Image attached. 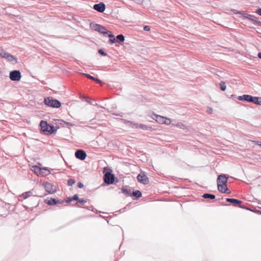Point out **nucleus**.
Returning <instances> with one entry per match:
<instances>
[{
  "instance_id": "obj_1",
  "label": "nucleus",
  "mask_w": 261,
  "mask_h": 261,
  "mask_svg": "<svg viewBox=\"0 0 261 261\" xmlns=\"http://www.w3.org/2000/svg\"><path fill=\"white\" fill-rule=\"evenodd\" d=\"M229 175L221 174L218 175L217 179L218 190L222 193L230 194L231 191L227 188V181Z\"/></svg>"
},
{
  "instance_id": "obj_2",
  "label": "nucleus",
  "mask_w": 261,
  "mask_h": 261,
  "mask_svg": "<svg viewBox=\"0 0 261 261\" xmlns=\"http://www.w3.org/2000/svg\"><path fill=\"white\" fill-rule=\"evenodd\" d=\"M40 126L44 134L47 135H51L56 133L59 128L58 126L55 127L53 124H48L47 121L44 120L40 121Z\"/></svg>"
},
{
  "instance_id": "obj_3",
  "label": "nucleus",
  "mask_w": 261,
  "mask_h": 261,
  "mask_svg": "<svg viewBox=\"0 0 261 261\" xmlns=\"http://www.w3.org/2000/svg\"><path fill=\"white\" fill-rule=\"evenodd\" d=\"M103 173L104 174L103 180L107 185H110L114 182L115 177L114 174L112 173V170L110 168L105 167Z\"/></svg>"
},
{
  "instance_id": "obj_4",
  "label": "nucleus",
  "mask_w": 261,
  "mask_h": 261,
  "mask_svg": "<svg viewBox=\"0 0 261 261\" xmlns=\"http://www.w3.org/2000/svg\"><path fill=\"white\" fill-rule=\"evenodd\" d=\"M44 103L49 107L59 108L61 106V102L52 97H46L44 99Z\"/></svg>"
},
{
  "instance_id": "obj_5",
  "label": "nucleus",
  "mask_w": 261,
  "mask_h": 261,
  "mask_svg": "<svg viewBox=\"0 0 261 261\" xmlns=\"http://www.w3.org/2000/svg\"><path fill=\"white\" fill-rule=\"evenodd\" d=\"M90 28L91 30L97 31L105 36H106V34L110 31L107 30L105 27L94 22L90 23Z\"/></svg>"
},
{
  "instance_id": "obj_6",
  "label": "nucleus",
  "mask_w": 261,
  "mask_h": 261,
  "mask_svg": "<svg viewBox=\"0 0 261 261\" xmlns=\"http://www.w3.org/2000/svg\"><path fill=\"white\" fill-rule=\"evenodd\" d=\"M9 78L12 81H19L21 78L20 71L17 70H14L10 71Z\"/></svg>"
},
{
  "instance_id": "obj_7",
  "label": "nucleus",
  "mask_w": 261,
  "mask_h": 261,
  "mask_svg": "<svg viewBox=\"0 0 261 261\" xmlns=\"http://www.w3.org/2000/svg\"><path fill=\"white\" fill-rule=\"evenodd\" d=\"M137 180L138 182L144 185H147L149 182V178L146 176L144 172H141L140 174L138 175Z\"/></svg>"
},
{
  "instance_id": "obj_8",
  "label": "nucleus",
  "mask_w": 261,
  "mask_h": 261,
  "mask_svg": "<svg viewBox=\"0 0 261 261\" xmlns=\"http://www.w3.org/2000/svg\"><path fill=\"white\" fill-rule=\"evenodd\" d=\"M43 185L45 191L48 193L52 194L56 192V187L51 184L45 182Z\"/></svg>"
},
{
  "instance_id": "obj_9",
  "label": "nucleus",
  "mask_w": 261,
  "mask_h": 261,
  "mask_svg": "<svg viewBox=\"0 0 261 261\" xmlns=\"http://www.w3.org/2000/svg\"><path fill=\"white\" fill-rule=\"evenodd\" d=\"M75 156L76 159L83 161L86 159L87 154L84 150L78 149L75 152Z\"/></svg>"
},
{
  "instance_id": "obj_10",
  "label": "nucleus",
  "mask_w": 261,
  "mask_h": 261,
  "mask_svg": "<svg viewBox=\"0 0 261 261\" xmlns=\"http://www.w3.org/2000/svg\"><path fill=\"white\" fill-rule=\"evenodd\" d=\"M45 202L49 205H54L56 204H62L64 201L61 200H57L55 198H50V199H45Z\"/></svg>"
},
{
  "instance_id": "obj_11",
  "label": "nucleus",
  "mask_w": 261,
  "mask_h": 261,
  "mask_svg": "<svg viewBox=\"0 0 261 261\" xmlns=\"http://www.w3.org/2000/svg\"><path fill=\"white\" fill-rule=\"evenodd\" d=\"M93 8L98 12L102 13L106 9V5L103 3L100 2L98 4H94Z\"/></svg>"
},
{
  "instance_id": "obj_12",
  "label": "nucleus",
  "mask_w": 261,
  "mask_h": 261,
  "mask_svg": "<svg viewBox=\"0 0 261 261\" xmlns=\"http://www.w3.org/2000/svg\"><path fill=\"white\" fill-rule=\"evenodd\" d=\"M226 201L230 203L233 206L239 207L241 206L242 203L241 200L235 198H227L226 199Z\"/></svg>"
},
{
  "instance_id": "obj_13",
  "label": "nucleus",
  "mask_w": 261,
  "mask_h": 261,
  "mask_svg": "<svg viewBox=\"0 0 261 261\" xmlns=\"http://www.w3.org/2000/svg\"><path fill=\"white\" fill-rule=\"evenodd\" d=\"M2 58L6 59L8 62H12L13 63H17L16 58L13 55L6 51L5 54H4V56Z\"/></svg>"
},
{
  "instance_id": "obj_14",
  "label": "nucleus",
  "mask_w": 261,
  "mask_h": 261,
  "mask_svg": "<svg viewBox=\"0 0 261 261\" xmlns=\"http://www.w3.org/2000/svg\"><path fill=\"white\" fill-rule=\"evenodd\" d=\"M249 102H252L256 105L261 106V97L253 96L250 95Z\"/></svg>"
},
{
  "instance_id": "obj_15",
  "label": "nucleus",
  "mask_w": 261,
  "mask_h": 261,
  "mask_svg": "<svg viewBox=\"0 0 261 261\" xmlns=\"http://www.w3.org/2000/svg\"><path fill=\"white\" fill-rule=\"evenodd\" d=\"M152 118L157 122L161 124H163L165 122L164 121H166V117L156 114H153Z\"/></svg>"
},
{
  "instance_id": "obj_16",
  "label": "nucleus",
  "mask_w": 261,
  "mask_h": 261,
  "mask_svg": "<svg viewBox=\"0 0 261 261\" xmlns=\"http://www.w3.org/2000/svg\"><path fill=\"white\" fill-rule=\"evenodd\" d=\"M31 170L38 176H39L40 172H42V170H45V167H40L38 166H33Z\"/></svg>"
},
{
  "instance_id": "obj_17",
  "label": "nucleus",
  "mask_w": 261,
  "mask_h": 261,
  "mask_svg": "<svg viewBox=\"0 0 261 261\" xmlns=\"http://www.w3.org/2000/svg\"><path fill=\"white\" fill-rule=\"evenodd\" d=\"M124 122L132 128H138L139 124L127 120H124Z\"/></svg>"
},
{
  "instance_id": "obj_18",
  "label": "nucleus",
  "mask_w": 261,
  "mask_h": 261,
  "mask_svg": "<svg viewBox=\"0 0 261 261\" xmlns=\"http://www.w3.org/2000/svg\"><path fill=\"white\" fill-rule=\"evenodd\" d=\"M121 192L127 196H132L130 188L128 187H123L121 189Z\"/></svg>"
},
{
  "instance_id": "obj_19",
  "label": "nucleus",
  "mask_w": 261,
  "mask_h": 261,
  "mask_svg": "<svg viewBox=\"0 0 261 261\" xmlns=\"http://www.w3.org/2000/svg\"><path fill=\"white\" fill-rule=\"evenodd\" d=\"M106 35H107L109 38V42L111 44H113L115 42H117V40L116 38H115L114 35L112 33L111 31L108 32Z\"/></svg>"
},
{
  "instance_id": "obj_20",
  "label": "nucleus",
  "mask_w": 261,
  "mask_h": 261,
  "mask_svg": "<svg viewBox=\"0 0 261 261\" xmlns=\"http://www.w3.org/2000/svg\"><path fill=\"white\" fill-rule=\"evenodd\" d=\"M250 95L248 94H244L241 96H239L237 98L238 100L240 101H246L249 102Z\"/></svg>"
},
{
  "instance_id": "obj_21",
  "label": "nucleus",
  "mask_w": 261,
  "mask_h": 261,
  "mask_svg": "<svg viewBox=\"0 0 261 261\" xmlns=\"http://www.w3.org/2000/svg\"><path fill=\"white\" fill-rule=\"evenodd\" d=\"M83 75L84 76H85L86 77H87V78L90 79H91V80L96 82L97 83H99V84H101L102 83V82H101V80H100L99 79H97L96 77L92 76H91V75H90L89 74L84 73Z\"/></svg>"
},
{
  "instance_id": "obj_22",
  "label": "nucleus",
  "mask_w": 261,
  "mask_h": 261,
  "mask_svg": "<svg viewBox=\"0 0 261 261\" xmlns=\"http://www.w3.org/2000/svg\"><path fill=\"white\" fill-rule=\"evenodd\" d=\"M117 40V42L119 43L120 44H122L124 42L125 37L122 34H119L116 36V38Z\"/></svg>"
},
{
  "instance_id": "obj_23",
  "label": "nucleus",
  "mask_w": 261,
  "mask_h": 261,
  "mask_svg": "<svg viewBox=\"0 0 261 261\" xmlns=\"http://www.w3.org/2000/svg\"><path fill=\"white\" fill-rule=\"evenodd\" d=\"M142 193L139 190H134L132 193V196L135 197L136 199H138L142 197Z\"/></svg>"
},
{
  "instance_id": "obj_24",
  "label": "nucleus",
  "mask_w": 261,
  "mask_h": 261,
  "mask_svg": "<svg viewBox=\"0 0 261 261\" xmlns=\"http://www.w3.org/2000/svg\"><path fill=\"white\" fill-rule=\"evenodd\" d=\"M256 18H257L255 16L252 15V17H251V19H250L249 20H250L255 25L260 27L261 21L257 20Z\"/></svg>"
},
{
  "instance_id": "obj_25",
  "label": "nucleus",
  "mask_w": 261,
  "mask_h": 261,
  "mask_svg": "<svg viewBox=\"0 0 261 261\" xmlns=\"http://www.w3.org/2000/svg\"><path fill=\"white\" fill-rule=\"evenodd\" d=\"M238 13L242 15L244 18L248 19L249 20H250V19H251V17H252V15L246 13L244 11H239L238 12Z\"/></svg>"
},
{
  "instance_id": "obj_26",
  "label": "nucleus",
  "mask_w": 261,
  "mask_h": 261,
  "mask_svg": "<svg viewBox=\"0 0 261 261\" xmlns=\"http://www.w3.org/2000/svg\"><path fill=\"white\" fill-rule=\"evenodd\" d=\"M32 195L33 192L30 191L22 193V195H20V196L22 197L24 199H25Z\"/></svg>"
},
{
  "instance_id": "obj_27",
  "label": "nucleus",
  "mask_w": 261,
  "mask_h": 261,
  "mask_svg": "<svg viewBox=\"0 0 261 261\" xmlns=\"http://www.w3.org/2000/svg\"><path fill=\"white\" fill-rule=\"evenodd\" d=\"M202 197L205 199H214L215 198L216 196L215 195L210 193H204L202 195Z\"/></svg>"
},
{
  "instance_id": "obj_28",
  "label": "nucleus",
  "mask_w": 261,
  "mask_h": 261,
  "mask_svg": "<svg viewBox=\"0 0 261 261\" xmlns=\"http://www.w3.org/2000/svg\"><path fill=\"white\" fill-rule=\"evenodd\" d=\"M45 170H42V172H40L39 176H45L50 173V171L47 169V168L45 167Z\"/></svg>"
},
{
  "instance_id": "obj_29",
  "label": "nucleus",
  "mask_w": 261,
  "mask_h": 261,
  "mask_svg": "<svg viewBox=\"0 0 261 261\" xmlns=\"http://www.w3.org/2000/svg\"><path fill=\"white\" fill-rule=\"evenodd\" d=\"M138 128H141L145 130H148L151 128V127L143 124H139V125H138Z\"/></svg>"
},
{
  "instance_id": "obj_30",
  "label": "nucleus",
  "mask_w": 261,
  "mask_h": 261,
  "mask_svg": "<svg viewBox=\"0 0 261 261\" xmlns=\"http://www.w3.org/2000/svg\"><path fill=\"white\" fill-rule=\"evenodd\" d=\"M57 121H58L59 124H60L61 125H63V124H66L67 125H69V126H73V124L68 122H66L63 120L58 119Z\"/></svg>"
},
{
  "instance_id": "obj_31",
  "label": "nucleus",
  "mask_w": 261,
  "mask_h": 261,
  "mask_svg": "<svg viewBox=\"0 0 261 261\" xmlns=\"http://www.w3.org/2000/svg\"><path fill=\"white\" fill-rule=\"evenodd\" d=\"M175 125L177 127L182 129H185L187 128V126L185 124H184L183 123H182L181 122H177Z\"/></svg>"
},
{
  "instance_id": "obj_32",
  "label": "nucleus",
  "mask_w": 261,
  "mask_h": 261,
  "mask_svg": "<svg viewBox=\"0 0 261 261\" xmlns=\"http://www.w3.org/2000/svg\"><path fill=\"white\" fill-rule=\"evenodd\" d=\"M220 88L223 91L226 90V86L224 82L221 81L220 83Z\"/></svg>"
},
{
  "instance_id": "obj_33",
  "label": "nucleus",
  "mask_w": 261,
  "mask_h": 261,
  "mask_svg": "<svg viewBox=\"0 0 261 261\" xmlns=\"http://www.w3.org/2000/svg\"><path fill=\"white\" fill-rule=\"evenodd\" d=\"M82 207L84 208H86L88 210H90V211H91L93 212H95V208L92 206H83ZM95 211H96V213H99V212H98V211H97L96 210H95Z\"/></svg>"
},
{
  "instance_id": "obj_34",
  "label": "nucleus",
  "mask_w": 261,
  "mask_h": 261,
  "mask_svg": "<svg viewBox=\"0 0 261 261\" xmlns=\"http://www.w3.org/2000/svg\"><path fill=\"white\" fill-rule=\"evenodd\" d=\"M98 53L103 56H107V54L105 51L103 49L100 48L98 50Z\"/></svg>"
},
{
  "instance_id": "obj_35",
  "label": "nucleus",
  "mask_w": 261,
  "mask_h": 261,
  "mask_svg": "<svg viewBox=\"0 0 261 261\" xmlns=\"http://www.w3.org/2000/svg\"><path fill=\"white\" fill-rule=\"evenodd\" d=\"M75 183V180L73 179L69 178L67 181V184L69 186H72Z\"/></svg>"
},
{
  "instance_id": "obj_36",
  "label": "nucleus",
  "mask_w": 261,
  "mask_h": 261,
  "mask_svg": "<svg viewBox=\"0 0 261 261\" xmlns=\"http://www.w3.org/2000/svg\"><path fill=\"white\" fill-rule=\"evenodd\" d=\"M250 211L256 213L257 214L261 215V211L258 210L255 207L252 208L251 210H250Z\"/></svg>"
},
{
  "instance_id": "obj_37",
  "label": "nucleus",
  "mask_w": 261,
  "mask_h": 261,
  "mask_svg": "<svg viewBox=\"0 0 261 261\" xmlns=\"http://www.w3.org/2000/svg\"><path fill=\"white\" fill-rule=\"evenodd\" d=\"M86 200H85L83 198H79L77 202L79 203L84 204L86 203Z\"/></svg>"
},
{
  "instance_id": "obj_38",
  "label": "nucleus",
  "mask_w": 261,
  "mask_h": 261,
  "mask_svg": "<svg viewBox=\"0 0 261 261\" xmlns=\"http://www.w3.org/2000/svg\"><path fill=\"white\" fill-rule=\"evenodd\" d=\"M79 199V197L77 194H75L72 197V200H76L77 201Z\"/></svg>"
},
{
  "instance_id": "obj_39",
  "label": "nucleus",
  "mask_w": 261,
  "mask_h": 261,
  "mask_svg": "<svg viewBox=\"0 0 261 261\" xmlns=\"http://www.w3.org/2000/svg\"><path fill=\"white\" fill-rule=\"evenodd\" d=\"M6 51L3 49V48L0 47V56L3 57L4 56V54H5Z\"/></svg>"
},
{
  "instance_id": "obj_40",
  "label": "nucleus",
  "mask_w": 261,
  "mask_h": 261,
  "mask_svg": "<svg viewBox=\"0 0 261 261\" xmlns=\"http://www.w3.org/2000/svg\"><path fill=\"white\" fill-rule=\"evenodd\" d=\"M240 208H244V209H245V210H249L250 211V210H251L252 208H250L249 207H248V206H244V205H243L242 204H241V206L240 207Z\"/></svg>"
},
{
  "instance_id": "obj_41",
  "label": "nucleus",
  "mask_w": 261,
  "mask_h": 261,
  "mask_svg": "<svg viewBox=\"0 0 261 261\" xmlns=\"http://www.w3.org/2000/svg\"><path fill=\"white\" fill-rule=\"evenodd\" d=\"M255 13L261 16V8L257 9L255 11Z\"/></svg>"
},
{
  "instance_id": "obj_42",
  "label": "nucleus",
  "mask_w": 261,
  "mask_h": 261,
  "mask_svg": "<svg viewBox=\"0 0 261 261\" xmlns=\"http://www.w3.org/2000/svg\"><path fill=\"white\" fill-rule=\"evenodd\" d=\"M77 187L79 188H83L84 187V185L83 183H82L81 182L79 181L77 182Z\"/></svg>"
},
{
  "instance_id": "obj_43",
  "label": "nucleus",
  "mask_w": 261,
  "mask_h": 261,
  "mask_svg": "<svg viewBox=\"0 0 261 261\" xmlns=\"http://www.w3.org/2000/svg\"><path fill=\"white\" fill-rule=\"evenodd\" d=\"M150 29V28L148 25H145L144 27V30L145 31H149Z\"/></svg>"
},
{
  "instance_id": "obj_44",
  "label": "nucleus",
  "mask_w": 261,
  "mask_h": 261,
  "mask_svg": "<svg viewBox=\"0 0 261 261\" xmlns=\"http://www.w3.org/2000/svg\"><path fill=\"white\" fill-rule=\"evenodd\" d=\"M213 109L211 108H207L206 112L208 114H212L213 112Z\"/></svg>"
},
{
  "instance_id": "obj_45",
  "label": "nucleus",
  "mask_w": 261,
  "mask_h": 261,
  "mask_svg": "<svg viewBox=\"0 0 261 261\" xmlns=\"http://www.w3.org/2000/svg\"><path fill=\"white\" fill-rule=\"evenodd\" d=\"M165 121V122H164L163 124H170V122H171L170 119H168V118H166V121Z\"/></svg>"
},
{
  "instance_id": "obj_46",
  "label": "nucleus",
  "mask_w": 261,
  "mask_h": 261,
  "mask_svg": "<svg viewBox=\"0 0 261 261\" xmlns=\"http://www.w3.org/2000/svg\"><path fill=\"white\" fill-rule=\"evenodd\" d=\"M72 201H73L72 199V197H67V199L66 200V202H70Z\"/></svg>"
},
{
  "instance_id": "obj_47",
  "label": "nucleus",
  "mask_w": 261,
  "mask_h": 261,
  "mask_svg": "<svg viewBox=\"0 0 261 261\" xmlns=\"http://www.w3.org/2000/svg\"><path fill=\"white\" fill-rule=\"evenodd\" d=\"M85 100H86L87 102H88L89 103L91 104V105H93V106H96V105H97V103H93L92 102V101H91V100H90L86 99Z\"/></svg>"
},
{
  "instance_id": "obj_48",
  "label": "nucleus",
  "mask_w": 261,
  "mask_h": 261,
  "mask_svg": "<svg viewBox=\"0 0 261 261\" xmlns=\"http://www.w3.org/2000/svg\"><path fill=\"white\" fill-rule=\"evenodd\" d=\"M257 56L260 59H261V53H258Z\"/></svg>"
},
{
  "instance_id": "obj_49",
  "label": "nucleus",
  "mask_w": 261,
  "mask_h": 261,
  "mask_svg": "<svg viewBox=\"0 0 261 261\" xmlns=\"http://www.w3.org/2000/svg\"><path fill=\"white\" fill-rule=\"evenodd\" d=\"M256 143L257 145H258L259 146H261V142H256Z\"/></svg>"
},
{
  "instance_id": "obj_50",
  "label": "nucleus",
  "mask_w": 261,
  "mask_h": 261,
  "mask_svg": "<svg viewBox=\"0 0 261 261\" xmlns=\"http://www.w3.org/2000/svg\"><path fill=\"white\" fill-rule=\"evenodd\" d=\"M221 205H224V206H229V204H226V203L223 204L222 203H221Z\"/></svg>"
},
{
  "instance_id": "obj_51",
  "label": "nucleus",
  "mask_w": 261,
  "mask_h": 261,
  "mask_svg": "<svg viewBox=\"0 0 261 261\" xmlns=\"http://www.w3.org/2000/svg\"><path fill=\"white\" fill-rule=\"evenodd\" d=\"M114 115L118 116H122V115H121L120 114H114Z\"/></svg>"
},
{
  "instance_id": "obj_52",
  "label": "nucleus",
  "mask_w": 261,
  "mask_h": 261,
  "mask_svg": "<svg viewBox=\"0 0 261 261\" xmlns=\"http://www.w3.org/2000/svg\"><path fill=\"white\" fill-rule=\"evenodd\" d=\"M231 96L232 97H233V98H236V97H237V95H233V94L231 95Z\"/></svg>"
},
{
  "instance_id": "obj_53",
  "label": "nucleus",
  "mask_w": 261,
  "mask_h": 261,
  "mask_svg": "<svg viewBox=\"0 0 261 261\" xmlns=\"http://www.w3.org/2000/svg\"><path fill=\"white\" fill-rule=\"evenodd\" d=\"M77 206L78 207H81V206H80V205H78V204L77 205Z\"/></svg>"
}]
</instances>
